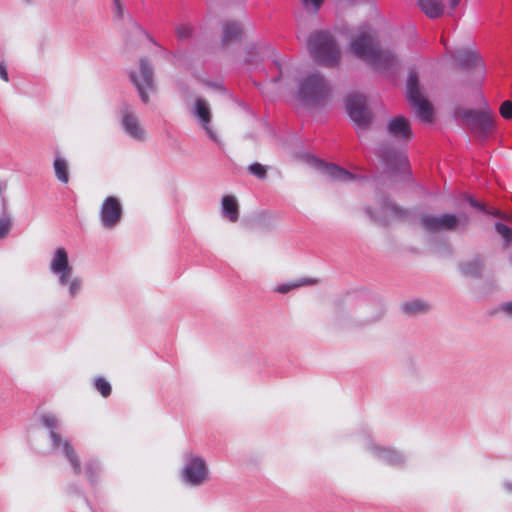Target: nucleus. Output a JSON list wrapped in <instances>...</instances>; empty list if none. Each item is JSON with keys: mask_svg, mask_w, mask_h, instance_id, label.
<instances>
[{"mask_svg": "<svg viewBox=\"0 0 512 512\" xmlns=\"http://www.w3.org/2000/svg\"><path fill=\"white\" fill-rule=\"evenodd\" d=\"M350 47L355 56L377 71H392L398 66L396 55L390 50L380 48L376 32L369 25L359 28L358 34L351 40Z\"/></svg>", "mask_w": 512, "mask_h": 512, "instance_id": "f257e3e1", "label": "nucleus"}, {"mask_svg": "<svg viewBox=\"0 0 512 512\" xmlns=\"http://www.w3.org/2000/svg\"><path fill=\"white\" fill-rule=\"evenodd\" d=\"M49 271L56 278L58 288L65 294L68 301L72 302L80 297L84 290V279L75 274L65 248L58 247L53 252Z\"/></svg>", "mask_w": 512, "mask_h": 512, "instance_id": "f03ea898", "label": "nucleus"}, {"mask_svg": "<svg viewBox=\"0 0 512 512\" xmlns=\"http://www.w3.org/2000/svg\"><path fill=\"white\" fill-rule=\"evenodd\" d=\"M331 91L328 80L314 71L299 80L297 98L307 107H321L328 101Z\"/></svg>", "mask_w": 512, "mask_h": 512, "instance_id": "7ed1b4c3", "label": "nucleus"}, {"mask_svg": "<svg viewBox=\"0 0 512 512\" xmlns=\"http://www.w3.org/2000/svg\"><path fill=\"white\" fill-rule=\"evenodd\" d=\"M41 423L49 430V438L53 451L61 453L72 466L73 472L76 475H80L82 472L80 460L69 440L62 438L59 433L62 425L61 421L56 415L48 413L42 415Z\"/></svg>", "mask_w": 512, "mask_h": 512, "instance_id": "20e7f679", "label": "nucleus"}, {"mask_svg": "<svg viewBox=\"0 0 512 512\" xmlns=\"http://www.w3.org/2000/svg\"><path fill=\"white\" fill-rule=\"evenodd\" d=\"M308 48L313 59L320 65L333 67L340 59V50L333 37L326 31L311 34Z\"/></svg>", "mask_w": 512, "mask_h": 512, "instance_id": "39448f33", "label": "nucleus"}, {"mask_svg": "<svg viewBox=\"0 0 512 512\" xmlns=\"http://www.w3.org/2000/svg\"><path fill=\"white\" fill-rule=\"evenodd\" d=\"M358 442L374 460L385 465L403 468L407 463V456L403 451L376 442L368 432L361 433Z\"/></svg>", "mask_w": 512, "mask_h": 512, "instance_id": "423d86ee", "label": "nucleus"}, {"mask_svg": "<svg viewBox=\"0 0 512 512\" xmlns=\"http://www.w3.org/2000/svg\"><path fill=\"white\" fill-rule=\"evenodd\" d=\"M180 479L189 487H200L206 484L210 480V471L206 460L192 452H185Z\"/></svg>", "mask_w": 512, "mask_h": 512, "instance_id": "0eeeda50", "label": "nucleus"}, {"mask_svg": "<svg viewBox=\"0 0 512 512\" xmlns=\"http://www.w3.org/2000/svg\"><path fill=\"white\" fill-rule=\"evenodd\" d=\"M454 113L457 119L462 120L481 139H486L494 129V117L491 112L457 108Z\"/></svg>", "mask_w": 512, "mask_h": 512, "instance_id": "6e6552de", "label": "nucleus"}, {"mask_svg": "<svg viewBox=\"0 0 512 512\" xmlns=\"http://www.w3.org/2000/svg\"><path fill=\"white\" fill-rule=\"evenodd\" d=\"M407 98L409 103L416 108L417 116L421 121L428 123L432 121L433 109L428 100L422 95L418 75L410 71L407 80Z\"/></svg>", "mask_w": 512, "mask_h": 512, "instance_id": "1a4fd4ad", "label": "nucleus"}, {"mask_svg": "<svg viewBox=\"0 0 512 512\" xmlns=\"http://www.w3.org/2000/svg\"><path fill=\"white\" fill-rule=\"evenodd\" d=\"M130 79L136 87L141 101L146 104L149 102V93L156 90L154 80V69L150 61L146 58L140 59L139 71H131Z\"/></svg>", "mask_w": 512, "mask_h": 512, "instance_id": "9d476101", "label": "nucleus"}, {"mask_svg": "<svg viewBox=\"0 0 512 512\" xmlns=\"http://www.w3.org/2000/svg\"><path fill=\"white\" fill-rule=\"evenodd\" d=\"M119 123L123 132L136 142H145L147 132L142 126L135 110L126 102L118 108Z\"/></svg>", "mask_w": 512, "mask_h": 512, "instance_id": "9b49d317", "label": "nucleus"}, {"mask_svg": "<svg viewBox=\"0 0 512 512\" xmlns=\"http://www.w3.org/2000/svg\"><path fill=\"white\" fill-rule=\"evenodd\" d=\"M421 226L430 233L439 231H453L459 225L466 226L468 224L467 216H457L451 213H444L440 215H423L420 219Z\"/></svg>", "mask_w": 512, "mask_h": 512, "instance_id": "f8f14e48", "label": "nucleus"}, {"mask_svg": "<svg viewBox=\"0 0 512 512\" xmlns=\"http://www.w3.org/2000/svg\"><path fill=\"white\" fill-rule=\"evenodd\" d=\"M346 110L354 122L360 129H367L372 122V114L367 107V99L359 93L349 94L346 98Z\"/></svg>", "mask_w": 512, "mask_h": 512, "instance_id": "ddd939ff", "label": "nucleus"}, {"mask_svg": "<svg viewBox=\"0 0 512 512\" xmlns=\"http://www.w3.org/2000/svg\"><path fill=\"white\" fill-rule=\"evenodd\" d=\"M122 217L123 208L120 200L114 196L105 198L99 211L102 227L107 230H113L121 222Z\"/></svg>", "mask_w": 512, "mask_h": 512, "instance_id": "4468645a", "label": "nucleus"}, {"mask_svg": "<svg viewBox=\"0 0 512 512\" xmlns=\"http://www.w3.org/2000/svg\"><path fill=\"white\" fill-rule=\"evenodd\" d=\"M385 311V305L380 299L372 302L362 301L352 307L356 320L364 325L379 321L385 314Z\"/></svg>", "mask_w": 512, "mask_h": 512, "instance_id": "2eb2a0df", "label": "nucleus"}, {"mask_svg": "<svg viewBox=\"0 0 512 512\" xmlns=\"http://www.w3.org/2000/svg\"><path fill=\"white\" fill-rule=\"evenodd\" d=\"M381 211L383 217L379 216L377 213L373 211L371 207H366L365 212L369 216V218L374 222H382L385 218H403L407 215V211L403 210L401 207L393 203L388 197L382 196L381 201Z\"/></svg>", "mask_w": 512, "mask_h": 512, "instance_id": "dca6fc26", "label": "nucleus"}, {"mask_svg": "<svg viewBox=\"0 0 512 512\" xmlns=\"http://www.w3.org/2000/svg\"><path fill=\"white\" fill-rule=\"evenodd\" d=\"M192 112L194 116L200 121L201 126L205 130L207 136L212 141L219 144L220 142L217 134L210 126L211 111L208 102L202 98H197Z\"/></svg>", "mask_w": 512, "mask_h": 512, "instance_id": "f3484780", "label": "nucleus"}, {"mask_svg": "<svg viewBox=\"0 0 512 512\" xmlns=\"http://www.w3.org/2000/svg\"><path fill=\"white\" fill-rule=\"evenodd\" d=\"M378 155L383 163L393 170H401L407 164V157L403 152L387 145H382L379 148Z\"/></svg>", "mask_w": 512, "mask_h": 512, "instance_id": "a211bd4d", "label": "nucleus"}, {"mask_svg": "<svg viewBox=\"0 0 512 512\" xmlns=\"http://www.w3.org/2000/svg\"><path fill=\"white\" fill-rule=\"evenodd\" d=\"M388 133L393 138L409 141L412 138V131L408 120L403 116H397L391 119L387 126Z\"/></svg>", "mask_w": 512, "mask_h": 512, "instance_id": "6ab92c4d", "label": "nucleus"}, {"mask_svg": "<svg viewBox=\"0 0 512 512\" xmlns=\"http://www.w3.org/2000/svg\"><path fill=\"white\" fill-rule=\"evenodd\" d=\"M243 33V26L240 22L227 20L222 23L221 44L226 46L239 40Z\"/></svg>", "mask_w": 512, "mask_h": 512, "instance_id": "aec40b11", "label": "nucleus"}, {"mask_svg": "<svg viewBox=\"0 0 512 512\" xmlns=\"http://www.w3.org/2000/svg\"><path fill=\"white\" fill-rule=\"evenodd\" d=\"M453 58L463 69H472L481 61L480 55L476 51L469 49L456 50L453 54Z\"/></svg>", "mask_w": 512, "mask_h": 512, "instance_id": "412c9836", "label": "nucleus"}, {"mask_svg": "<svg viewBox=\"0 0 512 512\" xmlns=\"http://www.w3.org/2000/svg\"><path fill=\"white\" fill-rule=\"evenodd\" d=\"M319 165L322 171L334 180L342 182H351L356 179V176L354 174L337 165L325 164L323 162H319Z\"/></svg>", "mask_w": 512, "mask_h": 512, "instance_id": "4be33fe9", "label": "nucleus"}, {"mask_svg": "<svg viewBox=\"0 0 512 512\" xmlns=\"http://www.w3.org/2000/svg\"><path fill=\"white\" fill-rule=\"evenodd\" d=\"M222 215L231 222L239 219V205L235 196L225 195L221 201Z\"/></svg>", "mask_w": 512, "mask_h": 512, "instance_id": "5701e85b", "label": "nucleus"}, {"mask_svg": "<svg viewBox=\"0 0 512 512\" xmlns=\"http://www.w3.org/2000/svg\"><path fill=\"white\" fill-rule=\"evenodd\" d=\"M421 10L431 19L438 18L443 14V0H418Z\"/></svg>", "mask_w": 512, "mask_h": 512, "instance_id": "b1692460", "label": "nucleus"}, {"mask_svg": "<svg viewBox=\"0 0 512 512\" xmlns=\"http://www.w3.org/2000/svg\"><path fill=\"white\" fill-rule=\"evenodd\" d=\"M402 310L408 316H416L428 313L430 304L422 299H412L402 305Z\"/></svg>", "mask_w": 512, "mask_h": 512, "instance_id": "393cba45", "label": "nucleus"}, {"mask_svg": "<svg viewBox=\"0 0 512 512\" xmlns=\"http://www.w3.org/2000/svg\"><path fill=\"white\" fill-rule=\"evenodd\" d=\"M13 228V217L7 210V202L2 199V215L0 217V240L9 236Z\"/></svg>", "mask_w": 512, "mask_h": 512, "instance_id": "a878e982", "label": "nucleus"}, {"mask_svg": "<svg viewBox=\"0 0 512 512\" xmlns=\"http://www.w3.org/2000/svg\"><path fill=\"white\" fill-rule=\"evenodd\" d=\"M318 282H319V280L315 279V278L302 277L295 281L278 285L275 288V292L285 294L293 289H297V288H300L303 286H308V285H315Z\"/></svg>", "mask_w": 512, "mask_h": 512, "instance_id": "bb28decb", "label": "nucleus"}, {"mask_svg": "<svg viewBox=\"0 0 512 512\" xmlns=\"http://www.w3.org/2000/svg\"><path fill=\"white\" fill-rule=\"evenodd\" d=\"M268 48L262 44H250L246 47L245 62L253 65L257 64L266 54Z\"/></svg>", "mask_w": 512, "mask_h": 512, "instance_id": "cd10ccee", "label": "nucleus"}, {"mask_svg": "<svg viewBox=\"0 0 512 512\" xmlns=\"http://www.w3.org/2000/svg\"><path fill=\"white\" fill-rule=\"evenodd\" d=\"M53 168L56 178L61 183L66 184L69 182V165L65 158L56 156L53 162Z\"/></svg>", "mask_w": 512, "mask_h": 512, "instance_id": "c85d7f7f", "label": "nucleus"}, {"mask_svg": "<svg viewBox=\"0 0 512 512\" xmlns=\"http://www.w3.org/2000/svg\"><path fill=\"white\" fill-rule=\"evenodd\" d=\"M101 472V463L97 459L91 458L86 461L85 475L91 485L98 483Z\"/></svg>", "mask_w": 512, "mask_h": 512, "instance_id": "c756f323", "label": "nucleus"}, {"mask_svg": "<svg viewBox=\"0 0 512 512\" xmlns=\"http://www.w3.org/2000/svg\"><path fill=\"white\" fill-rule=\"evenodd\" d=\"M460 269L466 276L480 277L483 270V262L480 258H475L461 264Z\"/></svg>", "mask_w": 512, "mask_h": 512, "instance_id": "7c9ffc66", "label": "nucleus"}, {"mask_svg": "<svg viewBox=\"0 0 512 512\" xmlns=\"http://www.w3.org/2000/svg\"><path fill=\"white\" fill-rule=\"evenodd\" d=\"M466 199L473 208H475L485 214L492 215L493 217H496V218L503 217L502 213L499 210H488L483 203L477 201L472 196H467Z\"/></svg>", "mask_w": 512, "mask_h": 512, "instance_id": "2f4dec72", "label": "nucleus"}, {"mask_svg": "<svg viewBox=\"0 0 512 512\" xmlns=\"http://www.w3.org/2000/svg\"><path fill=\"white\" fill-rule=\"evenodd\" d=\"M94 388L104 397H108L111 394L112 387L110 383L103 377H97L94 380Z\"/></svg>", "mask_w": 512, "mask_h": 512, "instance_id": "473e14b6", "label": "nucleus"}, {"mask_svg": "<svg viewBox=\"0 0 512 512\" xmlns=\"http://www.w3.org/2000/svg\"><path fill=\"white\" fill-rule=\"evenodd\" d=\"M495 230L504 239L505 246L509 245L512 242V229L509 226L501 222H497L495 224Z\"/></svg>", "mask_w": 512, "mask_h": 512, "instance_id": "72a5a7b5", "label": "nucleus"}, {"mask_svg": "<svg viewBox=\"0 0 512 512\" xmlns=\"http://www.w3.org/2000/svg\"><path fill=\"white\" fill-rule=\"evenodd\" d=\"M248 172L258 179H265L267 177L266 166L255 162L248 166Z\"/></svg>", "mask_w": 512, "mask_h": 512, "instance_id": "f704fd0d", "label": "nucleus"}, {"mask_svg": "<svg viewBox=\"0 0 512 512\" xmlns=\"http://www.w3.org/2000/svg\"><path fill=\"white\" fill-rule=\"evenodd\" d=\"M177 36L180 40H187L192 36V27L189 24H180L176 28Z\"/></svg>", "mask_w": 512, "mask_h": 512, "instance_id": "c9c22d12", "label": "nucleus"}, {"mask_svg": "<svg viewBox=\"0 0 512 512\" xmlns=\"http://www.w3.org/2000/svg\"><path fill=\"white\" fill-rule=\"evenodd\" d=\"M113 13L116 19L124 18V5L121 0H113Z\"/></svg>", "mask_w": 512, "mask_h": 512, "instance_id": "e433bc0d", "label": "nucleus"}, {"mask_svg": "<svg viewBox=\"0 0 512 512\" xmlns=\"http://www.w3.org/2000/svg\"><path fill=\"white\" fill-rule=\"evenodd\" d=\"M500 114L505 119L512 118V102L504 101L500 107Z\"/></svg>", "mask_w": 512, "mask_h": 512, "instance_id": "4c0bfd02", "label": "nucleus"}, {"mask_svg": "<svg viewBox=\"0 0 512 512\" xmlns=\"http://www.w3.org/2000/svg\"><path fill=\"white\" fill-rule=\"evenodd\" d=\"M301 1H302L303 6L307 10L311 9L313 12H316L320 9L324 0H301Z\"/></svg>", "mask_w": 512, "mask_h": 512, "instance_id": "58836bf2", "label": "nucleus"}, {"mask_svg": "<svg viewBox=\"0 0 512 512\" xmlns=\"http://www.w3.org/2000/svg\"><path fill=\"white\" fill-rule=\"evenodd\" d=\"M497 311L502 312L509 317H512V301L501 303L498 306Z\"/></svg>", "mask_w": 512, "mask_h": 512, "instance_id": "ea45409f", "label": "nucleus"}, {"mask_svg": "<svg viewBox=\"0 0 512 512\" xmlns=\"http://www.w3.org/2000/svg\"><path fill=\"white\" fill-rule=\"evenodd\" d=\"M0 78L3 81H5V82L9 81V75H8V72H7V67H6L4 62H0Z\"/></svg>", "mask_w": 512, "mask_h": 512, "instance_id": "a19ab883", "label": "nucleus"}, {"mask_svg": "<svg viewBox=\"0 0 512 512\" xmlns=\"http://www.w3.org/2000/svg\"><path fill=\"white\" fill-rule=\"evenodd\" d=\"M274 64L277 67V69L279 70V76L275 77L273 79L274 82H277V81H279V79H280V77L282 76V73H283L282 72V64L279 61H277V60L274 61Z\"/></svg>", "mask_w": 512, "mask_h": 512, "instance_id": "79ce46f5", "label": "nucleus"}, {"mask_svg": "<svg viewBox=\"0 0 512 512\" xmlns=\"http://www.w3.org/2000/svg\"><path fill=\"white\" fill-rule=\"evenodd\" d=\"M504 488L508 491V492H512V482H505L504 483Z\"/></svg>", "mask_w": 512, "mask_h": 512, "instance_id": "37998d69", "label": "nucleus"}, {"mask_svg": "<svg viewBox=\"0 0 512 512\" xmlns=\"http://www.w3.org/2000/svg\"><path fill=\"white\" fill-rule=\"evenodd\" d=\"M449 2H450V7L453 9L459 4L460 0H449Z\"/></svg>", "mask_w": 512, "mask_h": 512, "instance_id": "c03bdc74", "label": "nucleus"}, {"mask_svg": "<svg viewBox=\"0 0 512 512\" xmlns=\"http://www.w3.org/2000/svg\"><path fill=\"white\" fill-rule=\"evenodd\" d=\"M24 1L27 2V3H32L33 2V0H24Z\"/></svg>", "mask_w": 512, "mask_h": 512, "instance_id": "a18cd8bd", "label": "nucleus"}]
</instances>
